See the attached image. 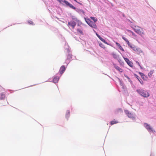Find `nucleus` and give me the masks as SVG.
Masks as SVG:
<instances>
[{
  "instance_id": "27",
  "label": "nucleus",
  "mask_w": 156,
  "mask_h": 156,
  "mask_svg": "<svg viewBox=\"0 0 156 156\" xmlns=\"http://www.w3.org/2000/svg\"><path fill=\"white\" fill-rule=\"evenodd\" d=\"M116 44H117V45H118V46H119V47H119V48H120V49H121V48H122V47H121V46L120 45V44H119L118 43H116Z\"/></svg>"
},
{
  "instance_id": "35",
  "label": "nucleus",
  "mask_w": 156,
  "mask_h": 156,
  "mask_svg": "<svg viewBox=\"0 0 156 156\" xmlns=\"http://www.w3.org/2000/svg\"><path fill=\"white\" fill-rule=\"evenodd\" d=\"M122 50L123 51H124V49H122Z\"/></svg>"
},
{
  "instance_id": "23",
  "label": "nucleus",
  "mask_w": 156,
  "mask_h": 156,
  "mask_svg": "<svg viewBox=\"0 0 156 156\" xmlns=\"http://www.w3.org/2000/svg\"><path fill=\"white\" fill-rule=\"evenodd\" d=\"M28 23L31 25H33L34 24L33 22L32 21H30L28 22Z\"/></svg>"
},
{
  "instance_id": "9",
  "label": "nucleus",
  "mask_w": 156,
  "mask_h": 156,
  "mask_svg": "<svg viewBox=\"0 0 156 156\" xmlns=\"http://www.w3.org/2000/svg\"><path fill=\"white\" fill-rule=\"evenodd\" d=\"M113 65L115 68L118 71L121 73L123 72V69H122L120 68L115 64H114Z\"/></svg>"
},
{
  "instance_id": "10",
  "label": "nucleus",
  "mask_w": 156,
  "mask_h": 156,
  "mask_svg": "<svg viewBox=\"0 0 156 156\" xmlns=\"http://www.w3.org/2000/svg\"><path fill=\"white\" fill-rule=\"evenodd\" d=\"M66 70V68L64 66H62L60 69L59 72L60 74H62Z\"/></svg>"
},
{
  "instance_id": "24",
  "label": "nucleus",
  "mask_w": 156,
  "mask_h": 156,
  "mask_svg": "<svg viewBox=\"0 0 156 156\" xmlns=\"http://www.w3.org/2000/svg\"><path fill=\"white\" fill-rule=\"evenodd\" d=\"M72 58L71 55H68L67 57V58L68 59H70Z\"/></svg>"
},
{
  "instance_id": "30",
  "label": "nucleus",
  "mask_w": 156,
  "mask_h": 156,
  "mask_svg": "<svg viewBox=\"0 0 156 156\" xmlns=\"http://www.w3.org/2000/svg\"><path fill=\"white\" fill-rule=\"evenodd\" d=\"M80 11L82 12L83 14H84V12L82 10H80Z\"/></svg>"
},
{
  "instance_id": "17",
  "label": "nucleus",
  "mask_w": 156,
  "mask_h": 156,
  "mask_svg": "<svg viewBox=\"0 0 156 156\" xmlns=\"http://www.w3.org/2000/svg\"><path fill=\"white\" fill-rule=\"evenodd\" d=\"M90 18L94 21V23L96 22L97 20V19L94 17H90Z\"/></svg>"
},
{
  "instance_id": "1",
  "label": "nucleus",
  "mask_w": 156,
  "mask_h": 156,
  "mask_svg": "<svg viewBox=\"0 0 156 156\" xmlns=\"http://www.w3.org/2000/svg\"><path fill=\"white\" fill-rule=\"evenodd\" d=\"M136 91L144 97L147 98L149 96V93L146 90L140 89L137 90Z\"/></svg>"
},
{
  "instance_id": "2",
  "label": "nucleus",
  "mask_w": 156,
  "mask_h": 156,
  "mask_svg": "<svg viewBox=\"0 0 156 156\" xmlns=\"http://www.w3.org/2000/svg\"><path fill=\"white\" fill-rule=\"evenodd\" d=\"M134 31L139 35L142 36L144 35V33L143 29L139 27H135L134 29Z\"/></svg>"
},
{
  "instance_id": "26",
  "label": "nucleus",
  "mask_w": 156,
  "mask_h": 156,
  "mask_svg": "<svg viewBox=\"0 0 156 156\" xmlns=\"http://www.w3.org/2000/svg\"><path fill=\"white\" fill-rule=\"evenodd\" d=\"M136 78H137V79L139 80H140H140H141L140 79V78L139 76H138L137 75H136Z\"/></svg>"
},
{
  "instance_id": "25",
  "label": "nucleus",
  "mask_w": 156,
  "mask_h": 156,
  "mask_svg": "<svg viewBox=\"0 0 156 156\" xmlns=\"http://www.w3.org/2000/svg\"><path fill=\"white\" fill-rule=\"evenodd\" d=\"M128 31L129 32H130L133 35V36H135V34L133 32H132V31H131V30H129Z\"/></svg>"
},
{
  "instance_id": "7",
  "label": "nucleus",
  "mask_w": 156,
  "mask_h": 156,
  "mask_svg": "<svg viewBox=\"0 0 156 156\" xmlns=\"http://www.w3.org/2000/svg\"><path fill=\"white\" fill-rule=\"evenodd\" d=\"M125 61L128 64L130 67H132L133 65V63L131 61H129V59L127 58H124Z\"/></svg>"
},
{
  "instance_id": "6",
  "label": "nucleus",
  "mask_w": 156,
  "mask_h": 156,
  "mask_svg": "<svg viewBox=\"0 0 156 156\" xmlns=\"http://www.w3.org/2000/svg\"><path fill=\"white\" fill-rule=\"evenodd\" d=\"M76 25V23L74 21H70L68 23V25L69 27H71L72 29H74Z\"/></svg>"
},
{
  "instance_id": "31",
  "label": "nucleus",
  "mask_w": 156,
  "mask_h": 156,
  "mask_svg": "<svg viewBox=\"0 0 156 156\" xmlns=\"http://www.w3.org/2000/svg\"><path fill=\"white\" fill-rule=\"evenodd\" d=\"M141 80V81H140V80H139V81L140 82V83H141V84H143V83H142V82H143V81H142V80Z\"/></svg>"
},
{
  "instance_id": "29",
  "label": "nucleus",
  "mask_w": 156,
  "mask_h": 156,
  "mask_svg": "<svg viewBox=\"0 0 156 156\" xmlns=\"http://www.w3.org/2000/svg\"><path fill=\"white\" fill-rule=\"evenodd\" d=\"M148 76L150 77H151V73H148Z\"/></svg>"
},
{
  "instance_id": "28",
  "label": "nucleus",
  "mask_w": 156,
  "mask_h": 156,
  "mask_svg": "<svg viewBox=\"0 0 156 156\" xmlns=\"http://www.w3.org/2000/svg\"><path fill=\"white\" fill-rule=\"evenodd\" d=\"M136 63L140 67H141V66H140V64L138 62V61H136Z\"/></svg>"
},
{
  "instance_id": "14",
  "label": "nucleus",
  "mask_w": 156,
  "mask_h": 156,
  "mask_svg": "<svg viewBox=\"0 0 156 156\" xmlns=\"http://www.w3.org/2000/svg\"><path fill=\"white\" fill-rule=\"evenodd\" d=\"M59 79V78L57 76L55 77L53 79V82L55 83H57Z\"/></svg>"
},
{
  "instance_id": "4",
  "label": "nucleus",
  "mask_w": 156,
  "mask_h": 156,
  "mask_svg": "<svg viewBox=\"0 0 156 156\" xmlns=\"http://www.w3.org/2000/svg\"><path fill=\"white\" fill-rule=\"evenodd\" d=\"M125 112L128 117L133 119H135V114L130 112L129 111L127 110H125Z\"/></svg>"
},
{
  "instance_id": "22",
  "label": "nucleus",
  "mask_w": 156,
  "mask_h": 156,
  "mask_svg": "<svg viewBox=\"0 0 156 156\" xmlns=\"http://www.w3.org/2000/svg\"><path fill=\"white\" fill-rule=\"evenodd\" d=\"M58 2H59L61 4H63V2H64V1H62V0H57Z\"/></svg>"
},
{
  "instance_id": "12",
  "label": "nucleus",
  "mask_w": 156,
  "mask_h": 156,
  "mask_svg": "<svg viewBox=\"0 0 156 156\" xmlns=\"http://www.w3.org/2000/svg\"><path fill=\"white\" fill-rule=\"evenodd\" d=\"M5 98V94L3 93H2L0 94V100H3Z\"/></svg>"
},
{
  "instance_id": "21",
  "label": "nucleus",
  "mask_w": 156,
  "mask_h": 156,
  "mask_svg": "<svg viewBox=\"0 0 156 156\" xmlns=\"http://www.w3.org/2000/svg\"><path fill=\"white\" fill-rule=\"evenodd\" d=\"M139 74L143 78H144V76H145V75H144V74L143 73H140V72L139 73Z\"/></svg>"
},
{
  "instance_id": "8",
  "label": "nucleus",
  "mask_w": 156,
  "mask_h": 156,
  "mask_svg": "<svg viewBox=\"0 0 156 156\" xmlns=\"http://www.w3.org/2000/svg\"><path fill=\"white\" fill-rule=\"evenodd\" d=\"M64 3L67 5L69 6L70 8L74 9H75L76 8L72 4L69 3L67 1L64 0Z\"/></svg>"
},
{
  "instance_id": "13",
  "label": "nucleus",
  "mask_w": 156,
  "mask_h": 156,
  "mask_svg": "<svg viewBox=\"0 0 156 156\" xmlns=\"http://www.w3.org/2000/svg\"><path fill=\"white\" fill-rule=\"evenodd\" d=\"M119 123V122L117 120H115L114 119V120L111 121L110 122V124L111 126L113 124H116Z\"/></svg>"
},
{
  "instance_id": "34",
  "label": "nucleus",
  "mask_w": 156,
  "mask_h": 156,
  "mask_svg": "<svg viewBox=\"0 0 156 156\" xmlns=\"http://www.w3.org/2000/svg\"><path fill=\"white\" fill-rule=\"evenodd\" d=\"M74 1L76 2H77V1H76V0H74Z\"/></svg>"
},
{
  "instance_id": "15",
  "label": "nucleus",
  "mask_w": 156,
  "mask_h": 156,
  "mask_svg": "<svg viewBox=\"0 0 156 156\" xmlns=\"http://www.w3.org/2000/svg\"><path fill=\"white\" fill-rule=\"evenodd\" d=\"M112 55L114 58L118 59V60L119 61V57L118 55L114 53H112Z\"/></svg>"
},
{
  "instance_id": "32",
  "label": "nucleus",
  "mask_w": 156,
  "mask_h": 156,
  "mask_svg": "<svg viewBox=\"0 0 156 156\" xmlns=\"http://www.w3.org/2000/svg\"><path fill=\"white\" fill-rule=\"evenodd\" d=\"M126 76V77L127 78H128L129 80H130V78H129L127 76Z\"/></svg>"
},
{
  "instance_id": "3",
  "label": "nucleus",
  "mask_w": 156,
  "mask_h": 156,
  "mask_svg": "<svg viewBox=\"0 0 156 156\" xmlns=\"http://www.w3.org/2000/svg\"><path fill=\"white\" fill-rule=\"evenodd\" d=\"M85 20L87 23L91 27L95 29H96L97 28V27L96 24L94 23H93V22L90 20L89 19H85Z\"/></svg>"
},
{
  "instance_id": "19",
  "label": "nucleus",
  "mask_w": 156,
  "mask_h": 156,
  "mask_svg": "<svg viewBox=\"0 0 156 156\" xmlns=\"http://www.w3.org/2000/svg\"><path fill=\"white\" fill-rule=\"evenodd\" d=\"M129 45L130 46V47L131 48H135V45L133 44H132L129 43Z\"/></svg>"
},
{
  "instance_id": "5",
  "label": "nucleus",
  "mask_w": 156,
  "mask_h": 156,
  "mask_svg": "<svg viewBox=\"0 0 156 156\" xmlns=\"http://www.w3.org/2000/svg\"><path fill=\"white\" fill-rule=\"evenodd\" d=\"M144 126L150 132H151L154 133H155V131L151 127L150 125L147 123H145L144 124Z\"/></svg>"
},
{
  "instance_id": "20",
  "label": "nucleus",
  "mask_w": 156,
  "mask_h": 156,
  "mask_svg": "<svg viewBox=\"0 0 156 156\" xmlns=\"http://www.w3.org/2000/svg\"><path fill=\"white\" fill-rule=\"evenodd\" d=\"M98 37L102 41H105L104 39L103 38H102V37H101L100 35L99 36H98Z\"/></svg>"
},
{
  "instance_id": "33",
  "label": "nucleus",
  "mask_w": 156,
  "mask_h": 156,
  "mask_svg": "<svg viewBox=\"0 0 156 156\" xmlns=\"http://www.w3.org/2000/svg\"><path fill=\"white\" fill-rule=\"evenodd\" d=\"M96 34L98 37V36H99V35H98V34L97 33H96Z\"/></svg>"
},
{
  "instance_id": "16",
  "label": "nucleus",
  "mask_w": 156,
  "mask_h": 156,
  "mask_svg": "<svg viewBox=\"0 0 156 156\" xmlns=\"http://www.w3.org/2000/svg\"><path fill=\"white\" fill-rule=\"evenodd\" d=\"M122 38L129 45V42L128 40L126 37H122Z\"/></svg>"
},
{
  "instance_id": "11",
  "label": "nucleus",
  "mask_w": 156,
  "mask_h": 156,
  "mask_svg": "<svg viewBox=\"0 0 156 156\" xmlns=\"http://www.w3.org/2000/svg\"><path fill=\"white\" fill-rule=\"evenodd\" d=\"M77 33L78 34H80L81 35H83V33L81 29L78 28L77 29Z\"/></svg>"
},
{
  "instance_id": "18",
  "label": "nucleus",
  "mask_w": 156,
  "mask_h": 156,
  "mask_svg": "<svg viewBox=\"0 0 156 156\" xmlns=\"http://www.w3.org/2000/svg\"><path fill=\"white\" fill-rule=\"evenodd\" d=\"M122 109L119 108V109H118L116 110L115 111V112L116 113H117L119 112H122Z\"/></svg>"
}]
</instances>
